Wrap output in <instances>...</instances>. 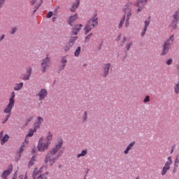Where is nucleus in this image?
<instances>
[{
  "instance_id": "nucleus-1",
  "label": "nucleus",
  "mask_w": 179,
  "mask_h": 179,
  "mask_svg": "<svg viewBox=\"0 0 179 179\" xmlns=\"http://www.w3.org/2000/svg\"><path fill=\"white\" fill-rule=\"evenodd\" d=\"M62 140H60L58 141V143L51 149L49 150L45 157V163L46 164H49V166H52L58 159H59V157L61 155H62V152H59L58 154V151L61 148H62L63 145Z\"/></svg>"
},
{
  "instance_id": "nucleus-2",
  "label": "nucleus",
  "mask_w": 179,
  "mask_h": 179,
  "mask_svg": "<svg viewBox=\"0 0 179 179\" xmlns=\"http://www.w3.org/2000/svg\"><path fill=\"white\" fill-rule=\"evenodd\" d=\"M52 141V133L48 131L46 135V138L41 137L38 143V150L39 152H45L48 148H50V145H51V141Z\"/></svg>"
},
{
  "instance_id": "nucleus-3",
  "label": "nucleus",
  "mask_w": 179,
  "mask_h": 179,
  "mask_svg": "<svg viewBox=\"0 0 179 179\" xmlns=\"http://www.w3.org/2000/svg\"><path fill=\"white\" fill-rule=\"evenodd\" d=\"M131 9H132L131 3H129L124 6V15L120 20V22L119 24V29H121V27H122V25L125 22V16L127 17L126 27H128L129 26V19H131V16H132V11L131 10Z\"/></svg>"
},
{
  "instance_id": "nucleus-4",
  "label": "nucleus",
  "mask_w": 179,
  "mask_h": 179,
  "mask_svg": "<svg viewBox=\"0 0 179 179\" xmlns=\"http://www.w3.org/2000/svg\"><path fill=\"white\" fill-rule=\"evenodd\" d=\"M97 15H95L92 17L91 20H90L86 26L85 27L84 31H85V34H87L92 30V29H94L96 26L99 24V22H97Z\"/></svg>"
},
{
  "instance_id": "nucleus-5",
  "label": "nucleus",
  "mask_w": 179,
  "mask_h": 179,
  "mask_svg": "<svg viewBox=\"0 0 179 179\" xmlns=\"http://www.w3.org/2000/svg\"><path fill=\"white\" fill-rule=\"evenodd\" d=\"M173 42H174V35H171L170 38L164 43L161 55L164 56L169 54V51L170 50V47L173 45Z\"/></svg>"
},
{
  "instance_id": "nucleus-6",
  "label": "nucleus",
  "mask_w": 179,
  "mask_h": 179,
  "mask_svg": "<svg viewBox=\"0 0 179 179\" xmlns=\"http://www.w3.org/2000/svg\"><path fill=\"white\" fill-rule=\"evenodd\" d=\"M45 167L43 166L38 170V169L36 168L34 170V173L32 175L33 179H47L48 178V172H45L44 173H41L43 170H44Z\"/></svg>"
},
{
  "instance_id": "nucleus-7",
  "label": "nucleus",
  "mask_w": 179,
  "mask_h": 179,
  "mask_svg": "<svg viewBox=\"0 0 179 179\" xmlns=\"http://www.w3.org/2000/svg\"><path fill=\"white\" fill-rule=\"evenodd\" d=\"M15 92H13L11 94V96L9 99V103L7 105V106L3 110V113L5 114H9L12 113V110L13 109V107H15Z\"/></svg>"
},
{
  "instance_id": "nucleus-8",
  "label": "nucleus",
  "mask_w": 179,
  "mask_h": 179,
  "mask_svg": "<svg viewBox=\"0 0 179 179\" xmlns=\"http://www.w3.org/2000/svg\"><path fill=\"white\" fill-rule=\"evenodd\" d=\"M172 163L173 161L171 160V157H169L168 161L162 168V176H166V174H167V171L170 170V166H171Z\"/></svg>"
},
{
  "instance_id": "nucleus-9",
  "label": "nucleus",
  "mask_w": 179,
  "mask_h": 179,
  "mask_svg": "<svg viewBox=\"0 0 179 179\" xmlns=\"http://www.w3.org/2000/svg\"><path fill=\"white\" fill-rule=\"evenodd\" d=\"M179 20V10H176L175 12V14L173 15V20L172 21L171 26L173 27V29H176L177 27V23H178Z\"/></svg>"
},
{
  "instance_id": "nucleus-10",
  "label": "nucleus",
  "mask_w": 179,
  "mask_h": 179,
  "mask_svg": "<svg viewBox=\"0 0 179 179\" xmlns=\"http://www.w3.org/2000/svg\"><path fill=\"white\" fill-rule=\"evenodd\" d=\"M50 66V58L46 57L43 59L41 63V67L43 69L42 72H45V69Z\"/></svg>"
},
{
  "instance_id": "nucleus-11",
  "label": "nucleus",
  "mask_w": 179,
  "mask_h": 179,
  "mask_svg": "<svg viewBox=\"0 0 179 179\" xmlns=\"http://www.w3.org/2000/svg\"><path fill=\"white\" fill-rule=\"evenodd\" d=\"M148 3V0H138L136 6H138L137 12H141L143 9L144 5Z\"/></svg>"
},
{
  "instance_id": "nucleus-12",
  "label": "nucleus",
  "mask_w": 179,
  "mask_h": 179,
  "mask_svg": "<svg viewBox=\"0 0 179 179\" xmlns=\"http://www.w3.org/2000/svg\"><path fill=\"white\" fill-rule=\"evenodd\" d=\"M47 90L42 89L38 94V96H39V100H43V99H45V97H47Z\"/></svg>"
},
{
  "instance_id": "nucleus-13",
  "label": "nucleus",
  "mask_w": 179,
  "mask_h": 179,
  "mask_svg": "<svg viewBox=\"0 0 179 179\" xmlns=\"http://www.w3.org/2000/svg\"><path fill=\"white\" fill-rule=\"evenodd\" d=\"M150 24V17H149L148 19H147L145 21V26H144V29L143 31L141 33V36L142 37H143V36H145V34H146V31L148 30V27Z\"/></svg>"
},
{
  "instance_id": "nucleus-14",
  "label": "nucleus",
  "mask_w": 179,
  "mask_h": 179,
  "mask_svg": "<svg viewBox=\"0 0 179 179\" xmlns=\"http://www.w3.org/2000/svg\"><path fill=\"white\" fill-rule=\"evenodd\" d=\"M110 68H111L110 64H106L103 65V78H106V76L108 75V71H110Z\"/></svg>"
},
{
  "instance_id": "nucleus-15",
  "label": "nucleus",
  "mask_w": 179,
  "mask_h": 179,
  "mask_svg": "<svg viewBox=\"0 0 179 179\" xmlns=\"http://www.w3.org/2000/svg\"><path fill=\"white\" fill-rule=\"evenodd\" d=\"M31 67H29L27 70V73L22 77V80H29L30 79V76H31Z\"/></svg>"
},
{
  "instance_id": "nucleus-16",
  "label": "nucleus",
  "mask_w": 179,
  "mask_h": 179,
  "mask_svg": "<svg viewBox=\"0 0 179 179\" xmlns=\"http://www.w3.org/2000/svg\"><path fill=\"white\" fill-rule=\"evenodd\" d=\"M82 27H83V25L82 24L74 26V27L73 28L72 34H74V36H76L78 33H79Z\"/></svg>"
},
{
  "instance_id": "nucleus-17",
  "label": "nucleus",
  "mask_w": 179,
  "mask_h": 179,
  "mask_svg": "<svg viewBox=\"0 0 179 179\" xmlns=\"http://www.w3.org/2000/svg\"><path fill=\"white\" fill-rule=\"evenodd\" d=\"M78 20V14H76L70 17L69 20H68V23L70 26H73V22H75V20Z\"/></svg>"
},
{
  "instance_id": "nucleus-18",
  "label": "nucleus",
  "mask_w": 179,
  "mask_h": 179,
  "mask_svg": "<svg viewBox=\"0 0 179 179\" xmlns=\"http://www.w3.org/2000/svg\"><path fill=\"white\" fill-rule=\"evenodd\" d=\"M134 145H135V142L134 141L131 142L124 151V155H128V153H129V150H131V149L134 148Z\"/></svg>"
},
{
  "instance_id": "nucleus-19",
  "label": "nucleus",
  "mask_w": 179,
  "mask_h": 179,
  "mask_svg": "<svg viewBox=\"0 0 179 179\" xmlns=\"http://www.w3.org/2000/svg\"><path fill=\"white\" fill-rule=\"evenodd\" d=\"M80 0H76V3L73 4L71 7V12H75L78 8H79V4H80Z\"/></svg>"
},
{
  "instance_id": "nucleus-20",
  "label": "nucleus",
  "mask_w": 179,
  "mask_h": 179,
  "mask_svg": "<svg viewBox=\"0 0 179 179\" xmlns=\"http://www.w3.org/2000/svg\"><path fill=\"white\" fill-rule=\"evenodd\" d=\"M76 40H78V36H71L70 38V41L69 42V45L70 47H73V44H75Z\"/></svg>"
},
{
  "instance_id": "nucleus-21",
  "label": "nucleus",
  "mask_w": 179,
  "mask_h": 179,
  "mask_svg": "<svg viewBox=\"0 0 179 179\" xmlns=\"http://www.w3.org/2000/svg\"><path fill=\"white\" fill-rule=\"evenodd\" d=\"M10 173H12V169L4 171L1 174V178H6V177H8V176H9Z\"/></svg>"
},
{
  "instance_id": "nucleus-22",
  "label": "nucleus",
  "mask_w": 179,
  "mask_h": 179,
  "mask_svg": "<svg viewBox=\"0 0 179 179\" xmlns=\"http://www.w3.org/2000/svg\"><path fill=\"white\" fill-rule=\"evenodd\" d=\"M87 155V149L83 150L80 154L77 155V159H80V157H85Z\"/></svg>"
},
{
  "instance_id": "nucleus-23",
  "label": "nucleus",
  "mask_w": 179,
  "mask_h": 179,
  "mask_svg": "<svg viewBox=\"0 0 179 179\" xmlns=\"http://www.w3.org/2000/svg\"><path fill=\"white\" fill-rule=\"evenodd\" d=\"M29 141L27 140V138H26L25 141L23 142L22 146L20 147V153H23L24 150V146H26V145H27Z\"/></svg>"
},
{
  "instance_id": "nucleus-24",
  "label": "nucleus",
  "mask_w": 179,
  "mask_h": 179,
  "mask_svg": "<svg viewBox=\"0 0 179 179\" xmlns=\"http://www.w3.org/2000/svg\"><path fill=\"white\" fill-rule=\"evenodd\" d=\"M7 141H9V135L6 134L1 141V145H5Z\"/></svg>"
},
{
  "instance_id": "nucleus-25",
  "label": "nucleus",
  "mask_w": 179,
  "mask_h": 179,
  "mask_svg": "<svg viewBox=\"0 0 179 179\" xmlns=\"http://www.w3.org/2000/svg\"><path fill=\"white\" fill-rule=\"evenodd\" d=\"M66 62H67L66 58L63 57L62 59V66L59 69L60 71H63V69L65 68V66H66Z\"/></svg>"
},
{
  "instance_id": "nucleus-26",
  "label": "nucleus",
  "mask_w": 179,
  "mask_h": 179,
  "mask_svg": "<svg viewBox=\"0 0 179 179\" xmlns=\"http://www.w3.org/2000/svg\"><path fill=\"white\" fill-rule=\"evenodd\" d=\"M22 87H23V83H17L15 84L14 90L15 91L21 90Z\"/></svg>"
},
{
  "instance_id": "nucleus-27",
  "label": "nucleus",
  "mask_w": 179,
  "mask_h": 179,
  "mask_svg": "<svg viewBox=\"0 0 179 179\" xmlns=\"http://www.w3.org/2000/svg\"><path fill=\"white\" fill-rule=\"evenodd\" d=\"M174 92L176 94H178L179 93V83H176L173 87Z\"/></svg>"
},
{
  "instance_id": "nucleus-28",
  "label": "nucleus",
  "mask_w": 179,
  "mask_h": 179,
  "mask_svg": "<svg viewBox=\"0 0 179 179\" xmlns=\"http://www.w3.org/2000/svg\"><path fill=\"white\" fill-rule=\"evenodd\" d=\"M36 131H37V129H34L29 130L28 134L27 135V138L28 136H29V137L33 136V135H34V132H36Z\"/></svg>"
},
{
  "instance_id": "nucleus-29",
  "label": "nucleus",
  "mask_w": 179,
  "mask_h": 179,
  "mask_svg": "<svg viewBox=\"0 0 179 179\" xmlns=\"http://www.w3.org/2000/svg\"><path fill=\"white\" fill-rule=\"evenodd\" d=\"M81 50H82V48H80V46H78L77 48V49L76 50V51L74 52L75 57H78L80 54Z\"/></svg>"
},
{
  "instance_id": "nucleus-30",
  "label": "nucleus",
  "mask_w": 179,
  "mask_h": 179,
  "mask_svg": "<svg viewBox=\"0 0 179 179\" xmlns=\"http://www.w3.org/2000/svg\"><path fill=\"white\" fill-rule=\"evenodd\" d=\"M35 161H36V156H33L29 162V167H31V166L34 164Z\"/></svg>"
},
{
  "instance_id": "nucleus-31",
  "label": "nucleus",
  "mask_w": 179,
  "mask_h": 179,
  "mask_svg": "<svg viewBox=\"0 0 179 179\" xmlns=\"http://www.w3.org/2000/svg\"><path fill=\"white\" fill-rule=\"evenodd\" d=\"M131 45H132V41H127L125 46L127 51L129 50V49L131 48Z\"/></svg>"
},
{
  "instance_id": "nucleus-32",
  "label": "nucleus",
  "mask_w": 179,
  "mask_h": 179,
  "mask_svg": "<svg viewBox=\"0 0 179 179\" xmlns=\"http://www.w3.org/2000/svg\"><path fill=\"white\" fill-rule=\"evenodd\" d=\"M7 114L8 115L6 116V118L4 119V120L1 122V124H6V122H8V120L10 118V113Z\"/></svg>"
},
{
  "instance_id": "nucleus-33",
  "label": "nucleus",
  "mask_w": 179,
  "mask_h": 179,
  "mask_svg": "<svg viewBox=\"0 0 179 179\" xmlns=\"http://www.w3.org/2000/svg\"><path fill=\"white\" fill-rule=\"evenodd\" d=\"M92 36H93V33H90V34H88V35L86 36V38H85V43H88V41H90V38H92Z\"/></svg>"
},
{
  "instance_id": "nucleus-34",
  "label": "nucleus",
  "mask_w": 179,
  "mask_h": 179,
  "mask_svg": "<svg viewBox=\"0 0 179 179\" xmlns=\"http://www.w3.org/2000/svg\"><path fill=\"white\" fill-rule=\"evenodd\" d=\"M83 121L84 122H86V121H87V111L84 112V116L83 117Z\"/></svg>"
},
{
  "instance_id": "nucleus-35",
  "label": "nucleus",
  "mask_w": 179,
  "mask_h": 179,
  "mask_svg": "<svg viewBox=\"0 0 179 179\" xmlns=\"http://www.w3.org/2000/svg\"><path fill=\"white\" fill-rule=\"evenodd\" d=\"M41 126V124L40 123H38V122H36L34 123V129H38V128H40V127Z\"/></svg>"
},
{
  "instance_id": "nucleus-36",
  "label": "nucleus",
  "mask_w": 179,
  "mask_h": 179,
  "mask_svg": "<svg viewBox=\"0 0 179 179\" xmlns=\"http://www.w3.org/2000/svg\"><path fill=\"white\" fill-rule=\"evenodd\" d=\"M143 101L144 103H149L150 101V96H146Z\"/></svg>"
},
{
  "instance_id": "nucleus-37",
  "label": "nucleus",
  "mask_w": 179,
  "mask_h": 179,
  "mask_svg": "<svg viewBox=\"0 0 179 179\" xmlns=\"http://www.w3.org/2000/svg\"><path fill=\"white\" fill-rule=\"evenodd\" d=\"M37 120H38V122L41 124L43 123V121H44V119H43V117H38Z\"/></svg>"
},
{
  "instance_id": "nucleus-38",
  "label": "nucleus",
  "mask_w": 179,
  "mask_h": 179,
  "mask_svg": "<svg viewBox=\"0 0 179 179\" xmlns=\"http://www.w3.org/2000/svg\"><path fill=\"white\" fill-rule=\"evenodd\" d=\"M6 0H0V9L1 8H2V6H3V5H5V1Z\"/></svg>"
},
{
  "instance_id": "nucleus-39",
  "label": "nucleus",
  "mask_w": 179,
  "mask_h": 179,
  "mask_svg": "<svg viewBox=\"0 0 179 179\" xmlns=\"http://www.w3.org/2000/svg\"><path fill=\"white\" fill-rule=\"evenodd\" d=\"M52 14H53L52 11H50V12L48 13V15H47L48 19H50V17H52Z\"/></svg>"
},
{
  "instance_id": "nucleus-40",
  "label": "nucleus",
  "mask_w": 179,
  "mask_h": 179,
  "mask_svg": "<svg viewBox=\"0 0 179 179\" xmlns=\"http://www.w3.org/2000/svg\"><path fill=\"white\" fill-rule=\"evenodd\" d=\"M71 48H72V47H71V46L69 45H69L65 46L64 50H65V51H69V50H71Z\"/></svg>"
},
{
  "instance_id": "nucleus-41",
  "label": "nucleus",
  "mask_w": 179,
  "mask_h": 179,
  "mask_svg": "<svg viewBox=\"0 0 179 179\" xmlns=\"http://www.w3.org/2000/svg\"><path fill=\"white\" fill-rule=\"evenodd\" d=\"M20 179H23V175H20ZM27 178H28L27 172H26V173H25V175H24V179H27Z\"/></svg>"
},
{
  "instance_id": "nucleus-42",
  "label": "nucleus",
  "mask_w": 179,
  "mask_h": 179,
  "mask_svg": "<svg viewBox=\"0 0 179 179\" xmlns=\"http://www.w3.org/2000/svg\"><path fill=\"white\" fill-rule=\"evenodd\" d=\"M16 30H17V28L14 27L12 29L11 34H15L16 33Z\"/></svg>"
},
{
  "instance_id": "nucleus-43",
  "label": "nucleus",
  "mask_w": 179,
  "mask_h": 179,
  "mask_svg": "<svg viewBox=\"0 0 179 179\" xmlns=\"http://www.w3.org/2000/svg\"><path fill=\"white\" fill-rule=\"evenodd\" d=\"M167 65H171V64H173V59H169L167 62H166Z\"/></svg>"
},
{
  "instance_id": "nucleus-44",
  "label": "nucleus",
  "mask_w": 179,
  "mask_h": 179,
  "mask_svg": "<svg viewBox=\"0 0 179 179\" xmlns=\"http://www.w3.org/2000/svg\"><path fill=\"white\" fill-rule=\"evenodd\" d=\"M179 163V159L178 158L176 159L175 160V166L177 167V164Z\"/></svg>"
},
{
  "instance_id": "nucleus-45",
  "label": "nucleus",
  "mask_w": 179,
  "mask_h": 179,
  "mask_svg": "<svg viewBox=\"0 0 179 179\" xmlns=\"http://www.w3.org/2000/svg\"><path fill=\"white\" fill-rule=\"evenodd\" d=\"M30 121H33V117H28L27 122H30Z\"/></svg>"
},
{
  "instance_id": "nucleus-46",
  "label": "nucleus",
  "mask_w": 179,
  "mask_h": 179,
  "mask_svg": "<svg viewBox=\"0 0 179 179\" xmlns=\"http://www.w3.org/2000/svg\"><path fill=\"white\" fill-rule=\"evenodd\" d=\"M122 35L120 34L117 38V41H120L121 40Z\"/></svg>"
},
{
  "instance_id": "nucleus-47",
  "label": "nucleus",
  "mask_w": 179,
  "mask_h": 179,
  "mask_svg": "<svg viewBox=\"0 0 179 179\" xmlns=\"http://www.w3.org/2000/svg\"><path fill=\"white\" fill-rule=\"evenodd\" d=\"M2 136H3V131L0 132V139L2 138Z\"/></svg>"
},
{
  "instance_id": "nucleus-48",
  "label": "nucleus",
  "mask_w": 179,
  "mask_h": 179,
  "mask_svg": "<svg viewBox=\"0 0 179 179\" xmlns=\"http://www.w3.org/2000/svg\"><path fill=\"white\" fill-rule=\"evenodd\" d=\"M125 41H127V38L125 37H123L122 44H124V43H125Z\"/></svg>"
},
{
  "instance_id": "nucleus-49",
  "label": "nucleus",
  "mask_w": 179,
  "mask_h": 179,
  "mask_svg": "<svg viewBox=\"0 0 179 179\" xmlns=\"http://www.w3.org/2000/svg\"><path fill=\"white\" fill-rule=\"evenodd\" d=\"M36 0H32V1H31V5H34V3H36Z\"/></svg>"
},
{
  "instance_id": "nucleus-50",
  "label": "nucleus",
  "mask_w": 179,
  "mask_h": 179,
  "mask_svg": "<svg viewBox=\"0 0 179 179\" xmlns=\"http://www.w3.org/2000/svg\"><path fill=\"white\" fill-rule=\"evenodd\" d=\"M3 38H5V35H2V36L0 38V41H2Z\"/></svg>"
},
{
  "instance_id": "nucleus-51",
  "label": "nucleus",
  "mask_w": 179,
  "mask_h": 179,
  "mask_svg": "<svg viewBox=\"0 0 179 179\" xmlns=\"http://www.w3.org/2000/svg\"><path fill=\"white\" fill-rule=\"evenodd\" d=\"M55 20H57V17H54L52 18V22H55Z\"/></svg>"
},
{
  "instance_id": "nucleus-52",
  "label": "nucleus",
  "mask_w": 179,
  "mask_h": 179,
  "mask_svg": "<svg viewBox=\"0 0 179 179\" xmlns=\"http://www.w3.org/2000/svg\"><path fill=\"white\" fill-rule=\"evenodd\" d=\"M41 4H39L37 7H36V9H38V8H40V6H41Z\"/></svg>"
},
{
  "instance_id": "nucleus-53",
  "label": "nucleus",
  "mask_w": 179,
  "mask_h": 179,
  "mask_svg": "<svg viewBox=\"0 0 179 179\" xmlns=\"http://www.w3.org/2000/svg\"><path fill=\"white\" fill-rule=\"evenodd\" d=\"M37 10V9H36L34 12H36Z\"/></svg>"
},
{
  "instance_id": "nucleus-54",
  "label": "nucleus",
  "mask_w": 179,
  "mask_h": 179,
  "mask_svg": "<svg viewBox=\"0 0 179 179\" xmlns=\"http://www.w3.org/2000/svg\"><path fill=\"white\" fill-rule=\"evenodd\" d=\"M13 179H15V177Z\"/></svg>"
},
{
  "instance_id": "nucleus-55",
  "label": "nucleus",
  "mask_w": 179,
  "mask_h": 179,
  "mask_svg": "<svg viewBox=\"0 0 179 179\" xmlns=\"http://www.w3.org/2000/svg\"><path fill=\"white\" fill-rule=\"evenodd\" d=\"M3 179H6V178H3Z\"/></svg>"
}]
</instances>
